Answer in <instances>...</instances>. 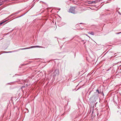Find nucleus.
Masks as SVG:
<instances>
[{"label":"nucleus","mask_w":121,"mask_h":121,"mask_svg":"<svg viewBox=\"0 0 121 121\" xmlns=\"http://www.w3.org/2000/svg\"><path fill=\"white\" fill-rule=\"evenodd\" d=\"M37 47L41 48H44V47H43L40 46H31V47H29V48H22V49H21L24 50V49H29V48H37Z\"/></svg>","instance_id":"1"},{"label":"nucleus","mask_w":121,"mask_h":121,"mask_svg":"<svg viewBox=\"0 0 121 121\" xmlns=\"http://www.w3.org/2000/svg\"><path fill=\"white\" fill-rule=\"evenodd\" d=\"M75 9V8L74 7H71L69 9V12L72 13H75L74 11Z\"/></svg>","instance_id":"2"},{"label":"nucleus","mask_w":121,"mask_h":121,"mask_svg":"<svg viewBox=\"0 0 121 121\" xmlns=\"http://www.w3.org/2000/svg\"><path fill=\"white\" fill-rule=\"evenodd\" d=\"M88 34H90L93 35H94V33L92 31L88 33Z\"/></svg>","instance_id":"3"},{"label":"nucleus","mask_w":121,"mask_h":121,"mask_svg":"<svg viewBox=\"0 0 121 121\" xmlns=\"http://www.w3.org/2000/svg\"><path fill=\"white\" fill-rule=\"evenodd\" d=\"M6 21H7V20H5L4 21H3L2 22L0 23V25L6 22Z\"/></svg>","instance_id":"4"},{"label":"nucleus","mask_w":121,"mask_h":121,"mask_svg":"<svg viewBox=\"0 0 121 121\" xmlns=\"http://www.w3.org/2000/svg\"><path fill=\"white\" fill-rule=\"evenodd\" d=\"M121 33V32L117 33H116V34H119Z\"/></svg>","instance_id":"5"},{"label":"nucleus","mask_w":121,"mask_h":121,"mask_svg":"<svg viewBox=\"0 0 121 121\" xmlns=\"http://www.w3.org/2000/svg\"><path fill=\"white\" fill-rule=\"evenodd\" d=\"M6 52V53H10V52Z\"/></svg>","instance_id":"6"},{"label":"nucleus","mask_w":121,"mask_h":121,"mask_svg":"<svg viewBox=\"0 0 121 121\" xmlns=\"http://www.w3.org/2000/svg\"><path fill=\"white\" fill-rule=\"evenodd\" d=\"M96 91H97L98 92V93H99V90H96Z\"/></svg>","instance_id":"7"},{"label":"nucleus","mask_w":121,"mask_h":121,"mask_svg":"<svg viewBox=\"0 0 121 121\" xmlns=\"http://www.w3.org/2000/svg\"><path fill=\"white\" fill-rule=\"evenodd\" d=\"M93 2V3H95L96 2L95 1H93V2Z\"/></svg>","instance_id":"8"},{"label":"nucleus","mask_w":121,"mask_h":121,"mask_svg":"<svg viewBox=\"0 0 121 121\" xmlns=\"http://www.w3.org/2000/svg\"><path fill=\"white\" fill-rule=\"evenodd\" d=\"M116 53H115L114 54V55H116Z\"/></svg>","instance_id":"9"}]
</instances>
